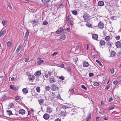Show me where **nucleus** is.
<instances>
[{"label": "nucleus", "instance_id": "obj_56", "mask_svg": "<svg viewBox=\"0 0 121 121\" xmlns=\"http://www.w3.org/2000/svg\"><path fill=\"white\" fill-rule=\"evenodd\" d=\"M70 19V17L69 16H68L66 17V21H68Z\"/></svg>", "mask_w": 121, "mask_h": 121}, {"label": "nucleus", "instance_id": "obj_54", "mask_svg": "<svg viewBox=\"0 0 121 121\" xmlns=\"http://www.w3.org/2000/svg\"><path fill=\"white\" fill-rule=\"evenodd\" d=\"M59 78L61 80H63L64 79V77L63 76H61L59 77Z\"/></svg>", "mask_w": 121, "mask_h": 121}, {"label": "nucleus", "instance_id": "obj_10", "mask_svg": "<svg viewBox=\"0 0 121 121\" xmlns=\"http://www.w3.org/2000/svg\"><path fill=\"white\" fill-rule=\"evenodd\" d=\"M49 115L47 113H45L43 116V117L46 120H47L49 117Z\"/></svg>", "mask_w": 121, "mask_h": 121}, {"label": "nucleus", "instance_id": "obj_31", "mask_svg": "<svg viewBox=\"0 0 121 121\" xmlns=\"http://www.w3.org/2000/svg\"><path fill=\"white\" fill-rule=\"evenodd\" d=\"M9 107L10 108H13L14 106V104L13 103H10L9 105Z\"/></svg>", "mask_w": 121, "mask_h": 121}, {"label": "nucleus", "instance_id": "obj_9", "mask_svg": "<svg viewBox=\"0 0 121 121\" xmlns=\"http://www.w3.org/2000/svg\"><path fill=\"white\" fill-rule=\"evenodd\" d=\"M44 61V60H43L41 58H39V59L38 61L37 62L38 64L39 65L42 64Z\"/></svg>", "mask_w": 121, "mask_h": 121}, {"label": "nucleus", "instance_id": "obj_46", "mask_svg": "<svg viewBox=\"0 0 121 121\" xmlns=\"http://www.w3.org/2000/svg\"><path fill=\"white\" fill-rule=\"evenodd\" d=\"M64 7V5L62 4H61L59 5V8H63Z\"/></svg>", "mask_w": 121, "mask_h": 121}, {"label": "nucleus", "instance_id": "obj_35", "mask_svg": "<svg viewBox=\"0 0 121 121\" xmlns=\"http://www.w3.org/2000/svg\"><path fill=\"white\" fill-rule=\"evenodd\" d=\"M19 87L17 86H14L13 90L15 91H17Z\"/></svg>", "mask_w": 121, "mask_h": 121}, {"label": "nucleus", "instance_id": "obj_2", "mask_svg": "<svg viewBox=\"0 0 121 121\" xmlns=\"http://www.w3.org/2000/svg\"><path fill=\"white\" fill-rule=\"evenodd\" d=\"M51 88L52 90L53 91H56L58 89V87L55 84H53L51 86Z\"/></svg>", "mask_w": 121, "mask_h": 121}, {"label": "nucleus", "instance_id": "obj_26", "mask_svg": "<svg viewBox=\"0 0 121 121\" xmlns=\"http://www.w3.org/2000/svg\"><path fill=\"white\" fill-rule=\"evenodd\" d=\"M6 32V30H3V29H2L0 32L3 35Z\"/></svg>", "mask_w": 121, "mask_h": 121}, {"label": "nucleus", "instance_id": "obj_28", "mask_svg": "<svg viewBox=\"0 0 121 121\" xmlns=\"http://www.w3.org/2000/svg\"><path fill=\"white\" fill-rule=\"evenodd\" d=\"M6 2L8 7L10 9H12V7L10 3L8 1H6Z\"/></svg>", "mask_w": 121, "mask_h": 121}, {"label": "nucleus", "instance_id": "obj_7", "mask_svg": "<svg viewBox=\"0 0 121 121\" xmlns=\"http://www.w3.org/2000/svg\"><path fill=\"white\" fill-rule=\"evenodd\" d=\"M41 71H38L35 72L34 75L38 77L41 75Z\"/></svg>", "mask_w": 121, "mask_h": 121}, {"label": "nucleus", "instance_id": "obj_63", "mask_svg": "<svg viewBox=\"0 0 121 121\" xmlns=\"http://www.w3.org/2000/svg\"><path fill=\"white\" fill-rule=\"evenodd\" d=\"M67 70L69 72H70L71 71V69L69 68H68L67 69Z\"/></svg>", "mask_w": 121, "mask_h": 121}, {"label": "nucleus", "instance_id": "obj_60", "mask_svg": "<svg viewBox=\"0 0 121 121\" xmlns=\"http://www.w3.org/2000/svg\"><path fill=\"white\" fill-rule=\"evenodd\" d=\"M116 39L117 40H118L120 39V37L119 36H117L116 37Z\"/></svg>", "mask_w": 121, "mask_h": 121}, {"label": "nucleus", "instance_id": "obj_1", "mask_svg": "<svg viewBox=\"0 0 121 121\" xmlns=\"http://www.w3.org/2000/svg\"><path fill=\"white\" fill-rule=\"evenodd\" d=\"M35 79V77L34 75H32L31 74H29L28 75V79L29 81L33 82L34 80Z\"/></svg>", "mask_w": 121, "mask_h": 121}, {"label": "nucleus", "instance_id": "obj_44", "mask_svg": "<svg viewBox=\"0 0 121 121\" xmlns=\"http://www.w3.org/2000/svg\"><path fill=\"white\" fill-rule=\"evenodd\" d=\"M81 87L82 88V89H84L85 90H87V88L86 87H85V86L84 85H82L81 86Z\"/></svg>", "mask_w": 121, "mask_h": 121}, {"label": "nucleus", "instance_id": "obj_24", "mask_svg": "<svg viewBox=\"0 0 121 121\" xmlns=\"http://www.w3.org/2000/svg\"><path fill=\"white\" fill-rule=\"evenodd\" d=\"M12 44V41H10L8 42L7 43V45L8 47H10Z\"/></svg>", "mask_w": 121, "mask_h": 121}, {"label": "nucleus", "instance_id": "obj_30", "mask_svg": "<svg viewBox=\"0 0 121 121\" xmlns=\"http://www.w3.org/2000/svg\"><path fill=\"white\" fill-rule=\"evenodd\" d=\"M45 89L46 91H49L50 90V87L49 86H46L45 87Z\"/></svg>", "mask_w": 121, "mask_h": 121}, {"label": "nucleus", "instance_id": "obj_13", "mask_svg": "<svg viewBox=\"0 0 121 121\" xmlns=\"http://www.w3.org/2000/svg\"><path fill=\"white\" fill-rule=\"evenodd\" d=\"M104 3L102 1H99L98 3V5L99 6H102L104 5Z\"/></svg>", "mask_w": 121, "mask_h": 121}, {"label": "nucleus", "instance_id": "obj_6", "mask_svg": "<svg viewBox=\"0 0 121 121\" xmlns=\"http://www.w3.org/2000/svg\"><path fill=\"white\" fill-rule=\"evenodd\" d=\"M116 45L117 48H120L121 47V43L119 41H118L115 43Z\"/></svg>", "mask_w": 121, "mask_h": 121}, {"label": "nucleus", "instance_id": "obj_39", "mask_svg": "<svg viewBox=\"0 0 121 121\" xmlns=\"http://www.w3.org/2000/svg\"><path fill=\"white\" fill-rule=\"evenodd\" d=\"M2 24L3 26L5 25L7 23V21H3L2 22Z\"/></svg>", "mask_w": 121, "mask_h": 121}, {"label": "nucleus", "instance_id": "obj_25", "mask_svg": "<svg viewBox=\"0 0 121 121\" xmlns=\"http://www.w3.org/2000/svg\"><path fill=\"white\" fill-rule=\"evenodd\" d=\"M47 72H46L44 73V75L43 76L44 78V77H45L46 78H48L49 77V76L48 75V74L47 73Z\"/></svg>", "mask_w": 121, "mask_h": 121}, {"label": "nucleus", "instance_id": "obj_18", "mask_svg": "<svg viewBox=\"0 0 121 121\" xmlns=\"http://www.w3.org/2000/svg\"><path fill=\"white\" fill-rule=\"evenodd\" d=\"M66 114L67 113L65 110L62 111L61 112V116H65L66 115Z\"/></svg>", "mask_w": 121, "mask_h": 121}, {"label": "nucleus", "instance_id": "obj_38", "mask_svg": "<svg viewBox=\"0 0 121 121\" xmlns=\"http://www.w3.org/2000/svg\"><path fill=\"white\" fill-rule=\"evenodd\" d=\"M110 87V85H108L105 88V91H107Z\"/></svg>", "mask_w": 121, "mask_h": 121}, {"label": "nucleus", "instance_id": "obj_48", "mask_svg": "<svg viewBox=\"0 0 121 121\" xmlns=\"http://www.w3.org/2000/svg\"><path fill=\"white\" fill-rule=\"evenodd\" d=\"M48 22L46 21H44L43 22V24L44 25H47L48 24Z\"/></svg>", "mask_w": 121, "mask_h": 121}, {"label": "nucleus", "instance_id": "obj_58", "mask_svg": "<svg viewBox=\"0 0 121 121\" xmlns=\"http://www.w3.org/2000/svg\"><path fill=\"white\" fill-rule=\"evenodd\" d=\"M112 97H110L109 99V101L110 102H111L112 100Z\"/></svg>", "mask_w": 121, "mask_h": 121}, {"label": "nucleus", "instance_id": "obj_17", "mask_svg": "<svg viewBox=\"0 0 121 121\" xmlns=\"http://www.w3.org/2000/svg\"><path fill=\"white\" fill-rule=\"evenodd\" d=\"M47 112L50 113L52 112V110L50 108L48 107L47 108Z\"/></svg>", "mask_w": 121, "mask_h": 121}, {"label": "nucleus", "instance_id": "obj_59", "mask_svg": "<svg viewBox=\"0 0 121 121\" xmlns=\"http://www.w3.org/2000/svg\"><path fill=\"white\" fill-rule=\"evenodd\" d=\"M55 121H61V120L60 119L57 118L55 120Z\"/></svg>", "mask_w": 121, "mask_h": 121}, {"label": "nucleus", "instance_id": "obj_12", "mask_svg": "<svg viewBox=\"0 0 121 121\" xmlns=\"http://www.w3.org/2000/svg\"><path fill=\"white\" fill-rule=\"evenodd\" d=\"M19 112L20 114L23 115L25 113V110L22 109L19 110Z\"/></svg>", "mask_w": 121, "mask_h": 121}, {"label": "nucleus", "instance_id": "obj_21", "mask_svg": "<svg viewBox=\"0 0 121 121\" xmlns=\"http://www.w3.org/2000/svg\"><path fill=\"white\" fill-rule=\"evenodd\" d=\"M99 43L100 45L101 46L104 45L105 44V43L104 41L102 40H101Z\"/></svg>", "mask_w": 121, "mask_h": 121}, {"label": "nucleus", "instance_id": "obj_45", "mask_svg": "<svg viewBox=\"0 0 121 121\" xmlns=\"http://www.w3.org/2000/svg\"><path fill=\"white\" fill-rule=\"evenodd\" d=\"M118 82V81L117 80H116L115 81H114L113 82V83L114 85H117Z\"/></svg>", "mask_w": 121, "mask_h": 121}, {"label": "nucleus", "instance_id": "obj_22", "mask_svg": "<svg viewBox=\"0 0 121 121\" xmlns=\"http://www.w3.org/2000/svg\"><path fill=\"white\" fill-rule=\"evenodd\" d=\"M22 92L24 94H26L28 92V91L26 88H24L22 90Z\"/></svg>", "mask_w": 121, "mask_h": 121}, {"label": "nucleus", "instance_id": "obj_11", "mask_svg": "<svg viewBox=\"0 0 121 121\" xmlns=\"http://www.w3.org/2000/svg\"><path fill=\"white\" fill-rule=\"evenodd\" d=\"M83 66L84 67H88L89 64L86 61H85L83 62Z\"/></svg>", "mask_w": 121, "mask_h": 121}, {"label": "nucleus", "instance_id": "obj_37", "mask_svg": "<svg viewBox=\"0 0 121 121\" xmlns=\"http://www.w3.org/2000/svg\"><path fill=\"white\" fill-rule=\"evenodd\" d=\"M72 13L74 15H76L77 14V12L75 10H73L72 11Z\"/></svg>", "mask_w": 121, "mask_h": 121}, {"label": "nucleus", "instance_id": "obj_16", "mask_svg": "<svg viewBox=\"0 0 121 121\" xmlns=\"http://www.w3.org/2000/svg\"><path fill=\"white\" fill-rule=\"evenodd\" d=\"M116 53L115 52L112 51L111 52L110 54V56L111 57H115V56L116 55Z\"/></svg>", "mask_w": 121, "mask_h": 121}, {"label": "nucleus", "instance_id": "obj_40", "mask_svg": "<svg viewBox=\"0 0 121 121\" xmlns=\"http://www.w3.org/2000/svg\"><path fill=\"white\" fill-rule=\"evenodd\" d=\"M99 84L97 83V82H95V83L94 84V86H99Z\"/></svg>", "mask_w": 121, "mask_h": 121}, {"label": "nucleus", "instance_id": "obj_8", "mask_svg": "<svg viewBox=\"0 0 121 121\" xmlns=\"http://www.w3.org/2000/svg\"><path fill=\"white\" fill-rule=\"evenodd\" d=\"M65 30L63 28H60V29L58 30L56 32L57 34H60L62 31H64Z\"/></svg>", "mask_w": 121, "mask_h": 121}, {"label": "nucleus", "instance_id": "obj_52", "mask_svg": "<svg viewBox=\"0 0 121 121\" xmlns=\"http://www.w3.org/2000/svg\"><path fill=\"white\" fill-rule=\"evenodd\" d=\"M58 54L57 52H54L52 55V56H56Z\"/></svg>", "mask_w": 121, "mask_h": 121}, {"label": "nucleus", "instance_id": "obj_50", "mask_svg": "<svg viewBox=\"0 0 121 121\" xmlns=\"http://www.w3.org/2000/svg\"><path fill=\"white\" fill-rule=\"evenodd\" d=\"M103 33L104 35L105 36H106L107 34V32L105 31H103Z\"/></svg>", "mask_w": 121, "mask_h": 121}, {"label": "nucleus", "instance_id": "obj_3", "mask_svg": "<svg viewBox=\"0 0 121 121\" xmlns=\"http://www.w3.org/2000/svg\"><path fill=\"white\" fill-rule=\"evenodd\" d=\"M98 27L99 28L103 29V28L104 26V24L101 22H99L98 25Z\"/></svg>", "mask_w": 121, "mask_h": 121}, {"label": "nucleus", "instance_id": "obj_42", "mask_svg": "<svg viewBox=\"0 0 121 121\" xmlns=\"http://www.w3.org/2000/svg\"><path fill=\"white\" fill-rule=\"evenodd\" d=\"M40 88L39 87H37L36 88V90L38 92H39L40 91Z\"/></svg>", "mask_w": 121, "mask_h": 121}, {"label": "nucleus", "instance_id": "obj_33", "mask_svg": "<svg viewBox=\"0 0 121 121\" xmlns=\"http://www.w3.org/2000/svg\"><path fill=\"white\" fill-rule=\"evenodd\" d=\"M48 73L49 77H50L52 75L53 73L52 72L48 71Z\"/></svg>", "mask_w": 121, "mask_h": 121}, {"label": "nucleus", "instance_id": "obj_32", "mask_svg": "<svg viewBox=\"0 0 121 121\" xmlns=\"http://www.w3.org/2000/svg\"><path fill=\"white\" fill-rule=\"evenodd\" d=\"M86 25L88 27H92L91 25L89 22H87Z\"/></svg>", "mask_w": 121, "mask_h": 121}, {"label": "nucleus", "instance_id": "obj_55", "mask_svg": "<svg viewBox=\"0 0 121 121\" xmlns=\"http://www.w3.org/2000/svg\"><path fill=\"white\" fill-rule=\"evenodd\" d=\"M19 99V96H17L15 98V99L16 100H18Z\"/></svg>", "mask_w": 121, "mask_h": 121}, {"label": "nucleus", "instance_id": "obj_41", "mask_svg": "<svg viewBox=\"0 0 121 121\" xmlns=\"http://www.w3.org/2000/svg\"><path fill=\"white\" fill-rule=\"evenodd\" d=\"M96 61L97 63H99V65H100V66H103V65H102V64H101V62L99 61L98 60H97Z\"/></svg>", "mask_w": 121, "mask_h": 121}, {"label": "nucleus", "instance_id": "obj_47", "mask_svg": "<svg viewBox=\"0 0 121 121\" xmlns=\"http://www.w3.org/2000/svg\"><path fill=\"white\" fill-rule=\"evenodd\" d=\"M107 44L109 45L110 46H111L112 44V43L111 41H108V42H107Z\"/></svg>", "mask_w": 121, "mask_h": 121}, {"label": "nucleus", "instance_id": "obj_49", "mask_svg": "<svg viewBox=\"0 0 121 121\" xmlns=\"http://www.w3.org/2000/svg\"><path fill=\"white\" fill-rule=\"evenodd\" d=\"M89 76L90 77H91L93 76L94 74L92 73H89Z\"/></svg>", "mask_w": 121, "mask_h": 121}, {"label": "nucleus", "instance_id": "obj_4", "mask_svg": "<svg viewBox=\"0 0 121 121\" xmlns=\"http://www.w3.org/2000/svg\"><path fill=\"white\" fill-rule=\"evenodd\" d=\"M29 34V31L28 30H27L24 37L25 39V40H26L27 41V39H28V37Z\"/></svg>", "mask_w": 121, "mask_h": 121}, {"label": "nucleus", "instance_id": "obj_19", "mask_svg": "<svg viewBox=\"0 0 121 121\" xmlns=\"http://www.w3.org/2000/svg\"><path fill=\"white\" fill-rule=\"evenodd\" d=\"M65 38V35L64 34H63L62 35H61V36L60 37V39L62 40H64Z\"/></svg>", "mask_w": 121, "mask_h": 121}, {"label": "nucleus", "instance_id": "obj_43", "mask_svg": "<svg viewBox=\"0 0 121 121\" xmlns=\"http://www.w3.org/2000/svg\"><path fill=\"white\" fill-rule=\"evenodd\" d=\"M29 58L28 57L25 58V61L26 62H27L29 60Z\"/></svg>", "mask_w": 121, "mask_h": 121}, {"label": "nucleus", "instance_id": "obj_53", "mask_svg": "<svg viewBox=\"0 0 121 121\" xmlns=\"http://www.w3.org/2000/svg\"><path fill=\"white\" fill-rule=\"evenodd\" d=\"M83 17L84 20L87 21V19H88L87 17L86 16H83Z\"/></svg>", "mask_w": 121, "mask_h": 121}, {"label": "nucleus", "instance_id": "obj_27", "mask_svg": "<svg viewBox=\"0 0 121 121\" xmlns=\"http://www.w3.org/2000/svg\"><path fill=\"white\" fill-rule=\"evenodd\" d=\"M44 100L43 99H40L38 100L39 104H41L44 103Z\"/></svg>", "mask_w": 121, "mask_h": 121}, {"label": "nucleus", "instance_id": "obj_29", "mask_svg": "<svg viewBox=\"0 0 121 121\" xmlns=\"http://www.w3.org/2000/svg\"><path fill=\"white\" fill-rule=\"evenodd\" d=\"M110 39V37L109 36H106L105 38V40L108 41Z\"/></svg>", "mask_w": 121, "mask_h": 121}, {"label": "nucleus", "instance_id": "obj_57", "mask_svg": "<svg viewBox=\"0 0 121 121\" xmlns=\"http://www.w3.org/2000/svg\"><path fill=\"white\" fill-rule=\"evenodd\" d=\"M70 25H73V21H70L69 22Z\"/></svg>", "mask_w": 121, "mask_h": 121}, {"label": "nucleus", "instance_id": "obj_14", "mask_svg": "<svg viewBox=\"0 0 121 121\" xmlns=\"http://www.w3.org/2000/svg\"><path fill=\"white\" fill-rule=\"evenodd\" d=\"M92 37L93 39L97 40L98 39V36L97 35L94 34L92 35Z\"/></svg>", "mask_w": 121, "mask_h": 121}, {"label": "nucleus", "instance_id": "obj_5", "mask_svg": "<svg viewBox=\"0 0 121 121\" xmlns=\"http://www.w3.org/2000/svg\"><path fill=\"white\" fill-rule=\"evenodd\" d=\"M50 83L53 84L56 82V80L54 78H51L49 79Z\"/></svg>", "mask_w": 121, "mask_h": 121}, {"label": "nucleus", "instance_id": "obj_34", "mask_svg": "<svg viewBox=\"0 0 121 121\" xmlns=\"http://www.w3.org/2000/svg\"><path fill=\"white\" fill-rule=\"evenodd\" d=\"M38 23V21L37 20H34L33 21V23L35 25H37Z\"/></svg>", "mask_w": 121, "mask_h": 121}, {"label": "nucleus", "instance_id": "obj_51", "mask_svg": "<svg viewBox=\"0 0 121 121\" xmlns=\"http://www.w3.org/2000/svg\"><path fill=\"white\" fill-rule=\"evenodd\" d=\"M110 71H111V73L112 74H113L114 72V70L113 69H110Z\"/></svg>", "mask_w": 121, "mask_h": 121}, {"label": "nucleus", "instance_id": "obj_20", "mask_svg": "<svg viewBox=\"0 0 121 121\" xmlns=\"http://www.w3.org/2000/svg\"><path fill=\"white\" fill-rule=\"evenodd\" d=\"M91 113L88 114V116L86 118V121H88L91 118Z\"/></svg>", "mask_w": 121, "mask_h": 121}, {"label": "nucleus", "instance_id": "obj_64", "mask_svg": "<svg viewBox=\"0 0 121 121\" xmlns=\"http://www.w3.org/2000/svg\"><path fill=\"white\" fill-rule=\"evenodd\" d=\"M99 112V113H100L102 115H103L104 114V112Z\"/></svg>", "mask_w": 121, "mask_h": 121}, {"label": "nucleus", "instance_id": "obj_61", "mask_svg": "<svg viewBox=\"0 0 121 121\" xmlns=\"http://www.w3.org/2000/svg\"><path fill=\"white\" fill-rule=\"evenodd\" d=\"M65 66L63 64H60V66L61 67H64Z\"/></svg>", "mask_w": 121, "mask_h": 121}, {"label": "nucleus", "instance_id": "obj_15", "mask_svg": "<svg viewBox=\"0 0 121 121\" xmlns=\"http://www.w3.org/2000/svg\"><path fill=\"white\" fill-rule=\"evenodd\" d=\"M51 0H41L42 2L44 4H47Z\"/></svg>", "mask_w": 121, "mask_h": 121}, {"label": "nucleus", "instance_id": "obj_62", "mask_svg": "<svg viewBox=\"0 0 121 121\" xmlns=\"http://www.w3.org/2000/svg\"><path fill=\"white\" fill-rule=\"evenodd\" d=\"M14 86H13L12 85H11L10 86V88L12 89L13 90V88H14Z\"/></svg>", "mask_w": 121, "mask_h": 121}, {"label": "nucleus", "instance_id": "obj_36", "mask_svg": "<svg viewBox=\"0 0 121 121\" xmlns=\"http://www.w3.org/2000/svg\"><path fill=\"white\" fill-rule=\"evenodd\" d=\"M8 114L9 115H11L12 114V111L11 110H9V111H7Z\"/></svg>", "mask_w": 121, "mask_h": 121}, {"label": "nucleus", "instance_id": "obj_23", "mask_svg": "<svg viewBox=\"0 0 121 121\" xmlns=\"http://www.w3.org/2000/svg\"><path fill=\"white\" fill-rule=\"evenodd\" d=\"M21 47H22L21 45H19L16 51V52L17 53H18L19 52L20 50L21 49Z\"/></svg>", "mask_w": 121, "mask_h": 121}]
</instances>
